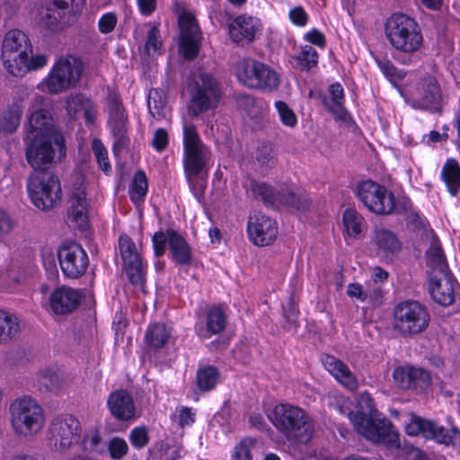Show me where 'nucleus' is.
Here are the masks:
<instances>
[{"instance_id": "56", "label": "nucleus", "mask_w": 460, "mask_h": 460, "mask_svg": "<svg viewBox=\"0 0 460 460\" xmlns=\"http://www.w3.org/2000/svg\"><path fill=\"white\" fill-rule=\"evenodd\" d=\"M102 438L97 431H90L85 433L83 438L81 437V446L85 451L89 452H102L100 447Z\"/></svg>"}, {"instance_id": "60", "label": "nucleus", "mask_w": 460, "mask_h": 460, "mask_svg": "<svg viewBox=\"0 0 460 460\" xmlns=\"http://www.w3.org/2000/svg\"><path fill=\"white\" fill-rule=\"evenodd\" d=\"M118 22L117 15L114 13H106L98 22L99 31L102 34H108L113 31Z\"/></svg>"}, {"instance_id": "55", "label": "nucleus", "mask_w": 460, "mask_h": 460, "mask_svg": "<svg viewBox=\"0 0 460 460\" xmlns=\"http://www.w3.org/2000/svg\"><path fill=\"white\" fill-rule=\"evenodd\" d=\"M128 439L137 449L145 447L149 441L148 430L145 426L134 428L128 436Z\"/></svg>"}, {"instance_id": "59", "label": "nucleus", "mask_w": 460, "mask_h": 460, "mask_svg": "<svg viewBox=\"0 0 460 460\" xmlns=\"http://www.w3.org/2000/svg\"><path fill=\"white\" fill-rule=\"evenodd\" d=\"M175 419L181 428L190 426L195 421L196 413L191 408L181 406L177 408Z\"/></svg>"}, {"instance_id": "32", "label": "nucleus", "mask_w": 460, "mask_h": 460, "mask_svg": "<svg viewBox=\"0 0 460 460\" xmlns=\"http://www.w3.org/2000/svg\"><path fill=\"white\" fill-rule=\"evenodd\" d=\"M169 253L177 265H189L192 261V251L184 237L178 232L169 230Z\"/></svg>"}, {"instance_id": "22", "label": "nucleus", "mask_w": 460, "mask_h": 460, "mask_svg": "<svg viewBox=\"0 0 460 460\" xmlns=\"http://www.w3.org/2000/svg\"><path fill=\"white\" fill-rule=\"evenodd\" d=\"M82 299L80 292L68 287L55 288L44 305L47 310L57 315L69 314L75 310Z\"/></svg>"}, {"instance_id": "50", "label": "nucleus", "mask_w": 460, "mask_h": 460, "mask_svg": "<svg viewBox=\"0 0 460 460\" xmlns=\"http://www.w3.org/2000/svg\"><path fill=\"white\" fill-rule=\"evenodd\" d=\"M110 456L114 460L122 459L128 451V446L124 438L114 437L107 444Z\"/></svg>"}, {"instance_id": "23", "label": "nucleus", "mask_w": 460, "mask_h": 460, "mask_svg": "<svg viewBox=\"0 0 460 460\" xmlns=\"http://www.w3.org/2000/svg\"><path fill=\"white\" fill-rule=\"evenodd\" d=\"M229 35L233 41L237 43H250L261 31V24L259 19L248 14H241L234 19L228 25Z\"/></svg>"}, {"instance_id": "31", "label": "nucleus", "mask_w": 460, "mask_h": 460, "mask_svg": "<svg viewBox=\"0 0 460 460\" xmlns=\"http://www.w3.org/2000/svg\"><path fill=\"white\" fill-rule=\"evenodd\" d=\"M68 217L79 228L88 226V203L84 190L82 187L74 188L69 199Z\"/></svg>"}, {"instance_id": "40", "label": "nucleus", "mask_w": 460, "mask_h": 460, "mask_svg": "<svg viewBox=\"0 0 460 460\" xmlns=\"http://www.w3.org/2000/svg\"><path fill=\"white\" fill-rule=\"evenodd\" d=\"M38 388L41 392H51L62 387L63 379L55 370L44 368L36 374Z\"/></svg>"}, {"instance_id": "49", "label": "nucleus", "mask_w": 460, "mask_h": 460, "mask_svg": "<svg viewBox=\"0 0 460 460\" xmlns=\"http://www.w3.org/2000/svg\"><path fill=\"white\" fill-rule=\"evenodd\" d=\"M411 388H426L430 384V376L426 370L409 366Z\"/></svg>"}, {"instance_id": "36", "label": "nucleus", "mask_w": 460, "mask_h": 460, "mask_svg": "<svg viewBox=\"0 0 460 460\" xmlns=\"http://www.w3.org/2000/svg\"><path fill=\"white\" fill-rule=\"evenodd\" d=\"M328 93L330 97L324 98V106L331 111L336 118L343 119L345 116L344 109V90L341 84L335 83L329 86Z\"/></svg>"}, {"instance_id": "16", "label": "nucleus", "mask_w": 460, "mask_h": 460, "mask_svg": "<svg viewBox=\"0 0 460 460\" xmlns=\"http://www.w3.org/2000/svg\"><path fill=\"white\" fill-rule=\"evenodd\" d=\"M180 27L179 49L182 56L188 59H194L199 51L202 42V33L196 18L190 12H182L178 17Z\"/></svg>"}, {"instance_id": "8", "label": "nucleus", "mask_w": 460, "mask_h": 460, "mask_svg": "<svg viewBox=\"0 0 460 460\" xmlns=\"http://www.w3.org/2000/svg\"><path fill=\"white\" fill-rule=\"evenodd\" d=\"M46 137L26 139V160L34 171H45L66 155L64 137L61 134Z\"/></svg>"}, {"instance_id": "45", "label": "nucleus", "mask_w": 460, "mask_h": 460, "mask_svg": "<svg viewBox=\"0 0 460 460\" xmlns=\"http://www.w3.org/2000/svg\"><path fill=\"white\" fill-rule=\"evenodd\" d=\"M296 58L301 70H309L313 66H316L318 62V54L314 48L310 45H305L301 48V50Z\"/></svg>"}, {"instance_id": "27", "label": "nucleus", "mask_w": 460, "mask_h": 460, "mask_svg": "<svg viewBox=\"0 0 460 460\" xmlns=\"http://www.w3.org/2000/svg\"><path fill=\"white\" fill-rule=\"evenodd\" d=\"M108 408L117 420H128L135 417L136 407L131 394L124 389L110 394L107 399Z\"/></svg>"}, {"instance_id": "3", "label": "nucleus", "mask_w": 460, "mask_h": 460, "mask_svg": "<svg viewBox=\"0 0 460 460\" xmlns=\"http://www.w3.org/2000/svg\"><path fill=\"white\" fill-rule=\"evenodd\" d=\"M349 419L355 430L367 440L374 444H384L392 448L400 447L399 433L381 412L367 414L364 411H351Z\"/></svg>"}, {"instance_id": "12", "label": "nucleus", "mask_w": 460, "mask_h": 460, "mask_svg": "<svg viewBox=\"0 0 460 460\" xmlns=\"http://www.w3.org/2000/svg\"><path fill=\"white\" fill-rule=\"evenodd\" d=\"M404 430L411 437L421 436L425 439H432L440 444L460 445V431L452 428L449 431L433 420L410 414Z\"/></svg>"}, {"instance_id": "42", "label": "nucleus", "mask_w": 460, "mask_h": 460, "mask_svg": "<svg viewBox=\"0 0 460 460\" xmlns=\"http://www.w3.org/2000/svg\"><path fill=\"white\" fill-rule=\"evenodd\" d=\"M147 187L146 174L142 171L137 172L129 189L130 199L135 204H139L143 201L147 192Z\"/></svg>"}, {"instance_id": "46", "label": "nucleus", "mask_w": 460, "mask_h": 460, "mask_svg": "<svg viewBox=\"0 0 460 460\" xmlns=\"http://www.w3.org/2000/svg\"><path fill=\"white\" fill-rule=\"evenodd\" d=\"M281 123L288 128H295L297 124V117L295 111L283 101L274 103Z\"/></svg>"}, {"instance_id": "52", "label": "nucleus", "mask_w": 460, "mask_h": 460, "mask_svg": "<svg viewBox=\"0 0 460 460\" xmlns=\"http://www.w3.org/2000/svg\"><path fill=\"white\" fill-rule=\"evenodd\" d=\"M377 64L380 70L393 84L397 85L404 78V73L399 71L391 61L382 59L378 60Z\"/></svg>"}, {"instance_id": "62", "label": "nucleus", "mask_w": 460, "mask_h": 460, "mask_svg": "<svg viewBox=\"0 0 460 460\" xmlns=\"http://www.w3.org/2000/svg\"><path fill=\"white\" fill-rule=\"evenodd\" d=\"M357 407L358 409L356 411H364L367 412V414L379 412L375 409L374 401L371 395L367 392L361 393L358 395Z\"/></svg>"}, {"instance_id": "61", "label": "nucleus", "mask_w": 460, "mask_h": 460, "mask_svg": "<svg viewBox=\"0 0 460 460\" xmlns=\"http://www.w3.org/2000/svg\"><path fill=\"white\" fill-rule=\"evenodd\" d=\"M257 160L263 166H271L275 163V155L270 146L263 145L257 150Z\"/></svg>"}, {"instance_id": "30", "label": "nucleus", "mask_w": 460, "mask_h": 460, "mask_svg": "<svg viewBox=\"0 0 460 460\" xmlns=\"http://www.w3.org/2000/svg\"><path fill=\"white\" fill-rule=\"evenodd\" d=\"M227 322L226 314L218 306L210 307L206 314L205 325L196 326L197 334L202 339H209L213 335L221 333Z\"/></svg>"}, {"instance_id": "38", "label": "nucleus", "mask_w": 460, "mask_h": 460, "mask_svg": "<svg viewBox=\"0 0 460 460\" xmlns=\"http://www.w3.org/2000/svg\"><path fill=\"white\" fill-rule=\"evenodd\" d=\"M20 323L16 316L0 311V345L16 338L20 333Z\"/></svg>"}, {"instance_id": "51", "label": "nucleus", "mask_w": 460, "mask_h": 460, "mask_svg": "<svg viewBox=\"0 0 460 460\" xmlns=\"http://www.w3.org/2000/svg\"><path fill=\"white\" fill-rule=\"evenodd\" d=\"M62 17L63 13L49 3L44 11H42L40 20L46 27L50 30H55Z\"/></svg>"}, {"instance_id": "4", "label": "nucleus", "mask_w": 460, "mask_h": 460, "mask_svg": "<svg viewBox=\"0 0 460 460\" xmlns=\"http://www.w3.org/2000/svg\"><path fill=\"white\" fill-rule=\"evenodd\" d=\"M187 90L190 102L188 114L192 119L216 109L222 96L219 82L211 74L204 71L194 73L190 77Z\"/></svg>"}, {"instance_id": "21", "label": "nucleus", "mask_w": 460, "mask_h": 460, "mask_svg": "<svg viewBox=\"0 0 460 460\" xmlns=\"http://www.w3.org/2000/svg\"><path fill=\"white\" fill-rule=\"evenodd\" d=\"M247 234L253 244L266 246L276 240L278 226L276 221L270 217L256 213L248 219Z\"/></svg>"}, {"instance_id": "28", "label": "nucleus", "mask_w": 460, "mask_h": 460, "mask_svg": "<svg viewBox=\"0 0 460 460\" xmlns=\"http://www.w3.org/2000/svg\"><path fill=\"white\" fill-rule=\"evenodd\" d=\"M371 244L376 255L385 259H390L401 249V243L397 236L392 231L384 227L374 229Z\"/></svg>"}, {"instance_id": "37", "label": "nucleus", "mask_w": 460, "mask_h": 460, "mask_svg": "<svg viewBox=\"0 0 460 460\" xmlns=\"http://www.w3.org/2000/svg\"><path fill=\"white\" fill-rule=\"evenodd\" d=\"M441 176L448 191L452 195H456L460 189V165L458 162L454 158L447 159L442 168Z\"/></svg>"}, {"instance_id": "58", "label": "nucleus", "mask_w": 460, "mask_h": 460, "mask_svg": "<svg viewBox=\"0 0 460 460\" xmlns=\"http://www.w3.org/2000/svg\"><path fill=\"white\" fill-rule=\"evenodd\" d=\"M154 252L156 257H161L165 252L166 243L169 244V230L166 232H155L153 239Z\"/></svg>"}, {"instance_id": "10", "label": "nucleus", "mask_w": 460, "mask_h": 460, "mask_svg": "<svg viewBox=\"0 0 460 460\" xmlns=\"http://www.w3.org/2000/svg\"><path fill=\"white\" fill-rule=\"evenodd\" d=\"M27 190L32 204L43 211L53 208L62 197L59 180L50 173H32L27 181Z\"/></svg>"}, {"instance_id": "19", "label": "nucleus", "mask_w": 460, "mask_h": 460, "mask_svg": "<svg viewBox=\"0 0 460 460\" xmlns=\"http://www.w3.org/2000/svg\"><path fill=\"white\" fill-rule=\"evenodd\" d=\"M412 105L419 109H428L441 100V90L437 79L426 75L418 79L408 90Z\"/></svg>"}, {"instance_id": "47", "label": "nucleus", "mask_w": 460, "mask_h": 460, "mask_svg": "<svg viewBox=\"0 0 460 460\" xmlns=\"http://www.w3.org/2000/svg\"><path fill=\"white\" fill-rule=\"evenodd\" d=\"M189 187L195 197L203 195L207 185L206 173L204 171L197 172H185Z\"/></svg>"}, {"instance_id": "48", "label": "nucleus", "mask_w": 460, "mask_h": 460, "mask_svg": "<svg viewBox=\"0 0 460 460\" xmlns=\"http://www.w3.org/2000/svg\"><path fill=\"white\" fill-rule=\"evenodd\" d=\"M88 101L84 94H70L66 98L65 109L67 115L75 119L77 114L84 110V103Z\"/></svg>"}, {"instance_id": "20", "label": "nucleus", "mask_w": 460, "mask_h": 460, "mask_svg": "<svg viewBox=\"0 0 460 460\" xmlns=\"http://www.w3.org/2000/svg\"><path fill=\"white\" fill-rule=\"evenodd\" d=\"M109 128L114 137V148L120 149L128 143V119L121 100L116 93L108 96Z\"/></svg>"}, {"instance_id": "24", "label": "nucleus", "mask_w": 460, "mask_h": 460, "mask_svg": "<svg viewBox=\"0 0 460 460\" xmlns=\"http://www.w3.org/2000/svg\"><path fill=\"white\" fill-rule=\"evenodd\" d=\"M429 292L431 298L443 306L450 305L455 300V282L448 273L429 277Z\"/></svg>"}, {"instance_id": "53", "label": "nucleus", "mask_w": 460, "mask_h": 460, "mask_svg": "<svg viewBox=\"0 0 460 460\" xmlns=\"http://www.w3.org/2000/svg\"><path fill=\"white\" fill-rule=\"evenodd\" d=\"M256 440L251 438H245L241 440L234 447L233 460H252L251 449L255 446Z\"/></svg>"}, {"instance_id": "5", "label": "nucleus", "mask_w": 460, "mask_h": 460, "mask_svg": "<svg viewBox=\"0 0 460 460\" xmlns=\"http://www.w3.org/2000/svg\"><path fill=\"white\" fill-rule=\"evenodd\" d=\"M84 66L79 58L73 55L58 57L48 75L42 79L38 88L50 94H59L79 83Z\"/></svg>"}, {"instance_id": "39", "label": "nucleus", "mask_w": 460, "mask_h": 460, "mask_svg": "<svg viewBox=\"0 0 460 460\" xmlns=\"http://www.w3.org/2000/svg\"><path fill=\"white\" fill-rule=\"evenodd\" d=\"M427 265L429 267V277L431 275H439L440 273H448V268L443 251L437 245H432L428 250Z\"/></svg>"}, {"instance_id": "41", "label": "nucleus", "mask_w": 460, "mask_h": 460, "mask_svg": "<svg viewBox=\"0 0 460 460\" xmlns=\"http://www.w3.org/2000/svg\"><path fill=\"white\" fill-rule=\"evenodd\" d=\"M22 115V109L19 104L10 106L0 117V130L7 134L14 132L20 125Z\"/></svg>"}, {"instance_id": "2", "label": "nucleus", "mask_w": 460, "mask_h": 460, "mask_svg": "<svg viewBox=\"0 0 460 460\" xmlns=\"http://www.w3.org/2000/svg\"><path fill=\"white\" fill-rule=\"evenodd\" d=\"M430 321L428 307L417 300L399 302L392 311L393 332L402 338H412L426 332Z\"/></svg>"}, {"instance_id": "34", "label": "nucleus", "mask_w": 460, "mask_h": 460, "mask_svg": "<svg viewBox=\"0 0 460 460\" xmlns=\"http://www.w3.org/2000/svg\"><path fill=\"white\" fill-rule=\"evenodd\" d=\"M29 37L21 30L12 29L5 32L1 43V55H5L18 49L31 48Z\"/></svg>"}, {"instance_id": "57", "label": "nucleus", "mask_w": 460, "mask_h": 460, "mask_svg": "<svg viewBox=\"0 0 460 460\" xmlns=\"http://www.w3.org/2000/svg\"><path fill=\"white\" fill-rule=\"evenodd\" d=\"M277 202L286 204L297 209H305L307 202L294 192L278 193Z\"/></svg>"}, {"instance_id": "15", "label": "nucleus", "mask_w": 460, "mask_h": 460, "mask_svg": "<svg viewBox=\"0 0 460 460\" xmlns=\"http://www.w3.org/2000/svg\"><path fill=\"white\" fill-rule=\"evenodd\" d=\"M49 432L55 447L65 452L81 441L82 427L77 418L66 414L52 420Z\"/></svg>"}, {"instance_id": "29", "label": "nucleus", "mask_w": 460, "mask_h": 460, "mask_svg": "<svg viewBox=\"0 0 460 460\" xmlns=\"http://www.w3.org/2000/svg\"><path fill=\"white\" fill-rule=\"evenodd\" d=\"M322 361L325 369L344 387L350 391L358 388V380L345 363L331 355L323 356Z\"/></svg>"}, {"instance_id": "18", "label": "nucleus", "mask_w": 460, "mask_h": 460, "mask_svg": "<svg viewBox=\"0 0 460 460\" xmlns=\"http://www.w3.org/2000/svg\"><path fill=\"white\" fill-rule=\"evenodd\" d=\"M119 248L129 281L145 291V270L135 243L128 235L122 234L119 239Z\"/></svg>"}, {"instance_id": "43", "label": "nucleus", "mask_w": 460, "mask_h": 460, "mask_svg": "<svg viewBox=\"0 0 460 460\" xmlns=\"http://www.w3.org/2000/svg\"><path fill=\"white\" fill-rule=\"evenodd\" d=\"M250 190L254 197L261 199L264 203L270 205L277 203L278 193L270 185L252 181Z\"/></svg>"}, {"instance_id": "54", "label": "nucleus", "mask_w": 460, "mask_h": 460, "mask_svg": "<svg viewBox=\"0 0 460 460\" xmlns=\"http://www.w3.org/2000/svg\"><path fill=\"white\" fill-rule=\"evenodd\" d=\"M93 151L95 155V158L104 172H108L111 171V164L108 159L107 150L105 149L103 144L100 139H93L92 143Z\"/></svg>"}, {"instance_id": "1", "label": "nucleus", "mask_w": 460, "mask_h": 460, "mask_svg": "<svg viewBox=\"0 0 460 460\" xmlns=\"http://www.w3.org/2000/svg\"><path fill=\"white\" fill-rule=\"evenodd\" d=\"M268 417L277 430L288 441L307 444L313 438L314 434L313 420L299 406L278 403Z\"/></svg>"}, {"instance_id": "26", "label": "nucleus", "mask_w": 460, "mask_h": 460, "mask_svg": "<svg viewBox=\"0 0 460 460\" xmlns=\"http://www.w3.org/2000/svg\"><path fill=\"white\" fill-rule=\"evenodd\" d=\"M60 134L53 126L52 118L46 109L35 108L31 111L26 139L47 137V135Z\"/></svg>"}, {"instance_id": "63", "label": "nucleus", "mask_w": 460, "mask_h": 460, "mask_svg": "<svg viewBox=\"0 0 460 460\" xmlns=\"http://www.w3.org/2000/svg\"><path fill=\"white\" fill-rule=\"evenodd\" d=\"M15 221L11 216L0 208V238H4L8 235L15 227Z\"/></svg>"}, {"instance_id": "11", "label": "nucleus", "mask_w": 460, "mask_h": 460, "mask_svg": "<svg viewBox=\"0 0 460 460\" xmlns=\"http://www.w3.org/2000/svg\"><path fill=\"white\" fill-rule=\"evenodd\" d=\"M357 197L369 211L376 215H389L395 209L394 193L371 180L358 184Z\"/></svg>"}, {"instance_id": "13", "label": "nucleus", "mask_w": 460, "mask_h": 460, "mask_svg": "<svg viewBox=\"0 0 460 460\" xmlns=\"http://www.w3.org/2000/svg\"><path fill=\"white\" fill-rule=\"evenodd\" d=\"M183 148L185 172L204 171L206 162L209 158L210 153L202 144L196 127L186 120L183 122Z\"/></svg>"}, {"instance_id": "7", "label": "nucleus", "mask_w": 460, "mask_h": 460, "mask_svg": "<svg viewBox=\"0 0 460 460\" xmlns=\"http://www.w3.org/2000/svg\"><path fill=\"white\" fill-rule=\"evenodd\" d=\"M10 420L13 431L22 437L39 433L44 426L45 415L38 402L31 396H22L10 404Z\"/></svg>"}, {"instance_id": "6", "label": "nucleus", "mask_w": 460, "mask_h": 460, "mask_svg": "<svg viewBox=\"0 0 460 460\" xmlns=\"http://www.w3.org/2000/svg\"><path fill=\"white\" fill-rule=\"evenodd\" d=\"M385 35L396 50L413 54L421 49L423 35L418 22L403 13H394L385 23Z\"/></svg>"}, {"instance_id": "14", "label": "nucleus", "mask_w": 460, "mask_h": 460, "mask_svg": "<svg viewBox=\"0 0 460 460\" xmlns=\"http://www.w3.org/2000/svg\"><path fill=\"white\" fill-rule=\"evenodd\" d=\"M1 61L6 72L13 76L21 77L30 71L44 67L49 57L43 53L33 54L32 46L1 55Z\"/></svg>"}, {"instance_id": "17", "label": "nucleus", "mask_w": 460, "mask_h": 460, "mask_svg": "<svg viewBox=\"0 0 460 460\" xmlns=\"http://www.w3.org/2000/svg\"><path fill=\"white\" fill-rule=\"evenodd\" d=\"M58 256L61 270L68 278L78 279L88 268V255L75 242L63 243L58 250Z\"/></svg>"}, {"instance_id": "33", "label": "nucleus", "mask_w": 460, "mask_h": 460, "mask_svg": "<svg viewBox=\"0 0 460 460\" xmlns=\"http://www.w3.org/2000/svg\"><path fill=\"white\" fill-rule=\"evenodd\" d=\"M342 225L345 235L352 239H358L367 228V221L363 216L352 208L344 210Z\"/></svg>"}, {"instance_id": "44", "label": "nucleus", "mask_w": 460, "mask_h": 460, "mask_svg": "<svg viewBox=\"0 0 460 460\" xmlns=\"http://www.w3.org/2000/svg\"><path fill=\"white\" fill-rule=\"evenodd\" d=\"M218 379V372L213 367L199 369L197 373V383L199 389L208 391L215 387Z\"/></svg>"}, {"instance_id": "9", "label": "nucleus", "mask_w": 460, "mask_h": 460, "mask_svg": "<svg viewBox=\"0 0 460 460\" xmlns=\"http://www.w3.org/2000/svg\"><path fill=\"white\" fill-rule=\"evenodd\" d=\"M237 79L251 89L263 92H273L279 86V75L268 65L252 59L245 58L236 64Z\"/></svg>"}, {"instance_id": "35", "label": "nucleus", "mask_w": 460, "mask_h": 460, "mask_svg": "<svg viewBox=\"0 0 460 460\" xmlns=\"http://www.w3.org/2000/svg\"><path fill=\"white\" fill-rule=\"evenodd\" d=\"M172 330L164 323L150 324L145 333L146 344L153 349L164 347L169 341Z\"/></svg>"}, {"instance_id": "25", "label": "nucleus", "mask_w": 460, "mask_h": 460, "mask_svg": "<svg viewBox=\"0 0 460 460\" xmlns=\"http://www.w3.org/2000/svg\"><path fill=\"white\" fill-rule=\"evenodd\" d=\"M134 39L139 42L144 41V45L139 46L142 55L155 57L162 54L163 44L156 26L149 23L137 25L134 29Z\"/></svg>"}, {"instance_id": "64", "label": "nucleus", "mask_w": 460, "mask_h": 460, "mask_svg": "<svg viewBox=\"0 0 460 460\" xmlns=\"http://www.w3.org/2000/svg\"><path fill=\"white\" fill-rule=\"evenodd\" d=\"M409 366L405 367H396L394 370L393 377L397 385L402 389L411 388V381L409 377Z\"/></svg>"}]
</instances>
